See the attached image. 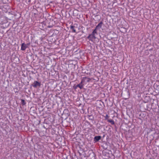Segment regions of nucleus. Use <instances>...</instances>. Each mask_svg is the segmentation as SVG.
Returning a JSON list of instances; mask_svg holds the SVG:
<instances>
[{
    "label": "nucleus",
    "mask_w": 159,
    "mask_h": 159,
    "mask_svg": "<svg viewBox=\"0 0 159 159\" xmlns=\"http://www.w3.org/2000/svg\"><path fill=\"white\" fill-rule=\"evenodd\" d=\"M102 21L100 22L96 27L94 30H95L96 31H97V30L100 29L102 27Z\"/></svg>",
    "instance_id": "obj_3"
},
{
    "label": "nucleus",
    "mask_w": 159,
    "mask_h": 159,
    "mask_svg": "<svg viewBox=\"0 0 159 159\" xmlns=\"http://www.w3.org/2000/svg\"><path fill=\"white\" fill-rule=\"evenodd\" d=\"M109 118V116L107 114L105 116V119L106 120H107Z\"/></svg>",
    "instance_id": "obj_10"
},
{
    "label": "nucleus",
    "mask_w": 159,
    "mask_h": 159,
    "mask_svg": "<svg viewBox=\"0 0 159 159\" xmlns=\"http://www.w3.org/2000/svg\"><path fill=\"white\" fill-rule=\"evenodd\" d=\"M77 87H77V85L76 86H75L74 87V88L75 89H76Z\"/></svg>",
    "instance_id": "obj_11"
},
{
    "label": "nucleus",
    "mask_w": 159,
    "mask_h": 159,
    "mask_svg": "<svg viewBox=\"0 0 159 159\" xmlns=\"http://www.w3.org/2000/svg\"><path fill=\"white\" fill-rule=\"evenodd\" d=\"M21 101L22 102L23 104L24 103L25 101L24 100H22Z\"/></svg>",
    "instance_id": "obj_12"
},
{
    "label": "nucleus",
    "mask_w": 159,
    "mask_h": 159,
    "mask_svg": "<svg viewBox=\"0 0 159 159\" xmlns=\"http://www.w3.org/2000/svg\"><path fill=\"white\" fill-rule=\"evenodd\" d=\"M107 121L111 123V124L112 125H114V124H115V122H114V121L113 120H107Z\"/></svg>",
    "instance_id": "obj_9"
},
{
    "label": "nucleus",
    "mask_w": 159,
    "mask_h": 159,
    "mask_svg": "<svg viewBox=\"0 0 159 159\" xmlns=\"http://www.w3.org/2000/svg\"><path fill=\"white\" fill-rule=\"evenodd\" d=\"M97 34V31H96L95 30H94L92 34H89L87 38L89 40L93 42L96 38V36Z\"/></svg>",
    "instance_id": "obj_1"
},
{
    "label": "nucleus",
    "mask_w": 159,
    "mask_h": 159,
    "mask_svg": "<svg viewBox=\"0 0 159 159\" xmlns=\"http://www.w3.org/2000/svg\"><path fill=\"white\" fill-rule=\"evenodd\" d=\"M70 29L72 30V32L75 33L76 32L74 26H70Z\"/></svg>",
    "instance_id": "obj_8"
},
{
    "label": "nucleus",
    "mask_w": 159,
    "mask_h": 159,
    "mask_svg": "<svg viewBox=\"0 0 159 159\" xmlns=\"http://www.w3.org/2000/svg\"><path fill=\"white\" fill-rule=\"evenodd\" d=\"M84 84L83 83H81V82L80 84L77 85V87H79L80 89H82L83 87V85Z\"/></svg>",
    "instance_id": "obj_6"
},
{
    "label": "nucleus",
    "mask_w": 159,
    "mask_h": 159,
    "mask_svg": "<svg viewBox=\"0 0 159 159\" xmlns=\"http://www.w3.org/2000/svg\"><path fill=\"white\" fill-rule=\"evenodd\" d=\"M101 137L100 136H96L94 138V140L96 141H98L101 139Z\"/></svg>",
    "instance_id": "obj_7"
},
{
    "label": "nucleus",
    "mask_w": 159,
    "mask_h": 159,
    "mask_svg": "<svg viewBox=\"0 0 159 159\" xmlns=\"http://www.w3.org/2000/svg\"><path fill=\"white\" fill-rule=\"evenodd\" d=\"M40 86V83L37 81H35L34 83L33 87L36 88L37 86Z\"/></svg>",
    "instance_id": "obj_5"
},
{
    "label": "nucleus",
    "mask_w": 159,
    "mask_h": 159,
    "mask_svg": "<svg viewBox=\"0 0 159 159\" xmlns=\"http://www.w3.org/2000/svg\"><path fill=\"white\" fill-rule=\"evenodd\" d=\"M91 79L86 77H84L82 78L81 81V83H83L84 84H85L87 82H88L90 81Z\"/></svg>",
    "instance_id": "obj_2"
},
{
    "label": "nucleus",
    "mask_w": 159,
    "mask_h": 159,
    "mask_svg": "<svg viewBox=\"0 0 159 159\" xmlns=\"http://www.w3.org/2000/svg\"><path fill=\"white\" fill-rule=\"evenodd\" d=\"M27 47V45L25 43H23L21 44V50L22 51H24Z\"/></svg>",
    "instance_id": "obj_4"
}]
</instances>
